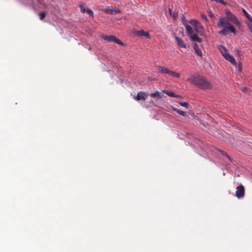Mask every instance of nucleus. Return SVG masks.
<instances>
[{
	"label": "nucleus",
	"instance_id": "1",
	"mask_svg": "<svg viewBox=\"0 0 252 252\" xmlns=\"http://www.w3.org/2000/svg\"><path fill=\"white\" fill-rule=\"evenodd\" d=\"M232 24L239 27L240 26L239 21L236 16L230 11H226L225 16L220 18L217 24L218 28L221 29L220 31H219V34L226 36L229 32H231L235 35L236 30Z\"/></svg>",
	"mask_w": 252,
	"mask_h": 252
},
{
	"label": "nucleus",
	"instance_id": "2",
	"mask_svg": "<svg viewBox=\"0 0 252 252\" xmlns=\"http://www.w3.org/2000/svg\"><path fill=\"white\" fill-rule=\"evenodd\" d=\"M189 82L201 90L211 89L212 88V84L204 76L199 74L191 76L189 78Z\"/></svg>",
	"mask_w": 252,
	"mask_h": 252
},
{
	"label": "nucleus",
	"instance_id": "3",
	"mask_svg": "<svg viewBox=\"0 0 252 252\" xmlns=\"http://www.w3.org/2000/svg\"><path fill=\"white\" fill-rule=\"evenodd\" d=\"M102 38L107 42H113L120 45H123V43L114 35H102Z\"/></svg>",
	"mask_w": 252,
	"mask_h": 252
},
{
	"label": "nucleus",
	"instance_id": "4",
	"mask_svg": "<svg viewBox=\"0 0 252 252\" xmlns=\"http://www.w3.org/2000/svg\"><path fill=\"white\" fill-rule=\"evenodd\" d=\"M236 190H236L235 196L237 198H241L244 197L245 193L244 186L240 185L236 188Z\"/></svg>",
	"mask_w": 252,
	"mask_h": 252
},
{
	"label": "nucleus",
	"instance_id": "5",
	"mask_svg": "<svg viewBox=\"0 0 252 252\" xmlns=\"http://www.w3.org/2000/svg\"><path fill=\"white\" fill-rule=\"evenodd\" d=\"M147 94L144 92H139L137 93V95L134 97V99L137 101H145L147 98Z\"/></svg>",
	"mask_w": 252,
	"mask_h": 252
},
{
	"label": "nucleus",
	"instance_id": "6",
	"mask_svg": "<svg viewBox=\"0 0 252 252\" xmlns=\"http://www.w3.org/2000/svg\"><path fill=\"white\" fill-rule=\"evenodd\" d=\"M79 8H80V10L82 13H87L90 16L93 17V12L91 9L85 8L83 5H79Z\"/></svg>",
	"mask_w": 252,
	"mask_h": 252
},
{
	"label": "nucleus",
	"instance_id": "7",
	"mask_svg": "<svg viewBox=\"0 0 252 252\" xmlns=\"http://www.w3.org/2000/svg\"><path fill=\"white\" fill-rule=\"evenodd\" d=\"M150 96L153 98H156V99H159L162 98L164 95L163 94L162 92H159L158 91H156V92L150 94Z\"/></svg>",
	"mask_w": 252,
	"mask_h": 252
},
{
	"label": "nucleus",
	"instance_id": "8",
	"mask_svg": "<svg viewBox=\"0 0 252 252\" xmlns=\"http://www.w3.org/2000/svg\"><path fill=\"white\" fill-rule=\"evenodd\" d=\"M136 35L139 37H145L147 38H150V34L148 32H145L143 30H141L136 32Z\"/></svg>",
	"mask_w": 252,
	"mask_h": 252
},
{
	"label": "nucleus",
	"instance_id": "9",
	"mask_svg": "<svg viewBox=\"0 0 252 252\" xmlns=\"http://www.w3.org/2000/svg\"><path fill=\"white\" fill-rule=\"evenodd\" d=\"M225 58V60L230 62L232 64H236V61L235 60L234 57L232 56L230 54H225V55L222 56Z\"/></svg>",
	"mask_w": 252,
	"mask_h": 252
},
{
	"label": "nucleus",
	"instance_id": "10",
	"mask_svg": "<svg viewBox=\"0 0 252 252\" xmlns=\"http://www.w3.org/2000/svg\"><path fill=\"white\" fill-rule=\"evenodd\" d=\"M176 41H177V45H178L179 47L180 48H186V44L184 43V41L181 39V38L176 36L175 37Z\"/></svg>",
	"mask_w": 252,
	"mask_h": 252
},
{
	"label": "nucleus",
	"instance_id": "11",
	"mask_svg": "<svg viewBox=\"0 0 252 252\" xmlns=\"http://www.w3.org/2000/svg\"><path fill=\"white\" fill-rule=\"evenodd\" d=\"M190 36V40L193 42H198L201 43L202 40L201 38L198 36L196 34H188Z\"/></svg>",
	"mask_w": 252,
	"mask_h": 252
},
{
	"label": "nucleus",
	"instance_id": "12",
	"mask_svg": "<svg viewBox=\"0 0 252 252\" xmlns=\"http://www.w3.org/2000/svg\"><path fill=\"white\" fill-rule=\"evenodd\" d=\"M162 93H164V94H167V95H168L170 97H177V98L181 97V95H178V94H176L173 92L169 91L167 90H164L162 91Z\"/></svg>",
	"mask_w": 252,
	"mask_h": 252
},
{
	"label": "nucleus",
	"instance_id": "13",
	"mask_svg": "<svg viewBox=\"0 0 252 252\" xmlns=\"http://www.w3.org/2000/svg\"><path fill=\"white\" fill-rule=\"evenodd\" d=\"M193 49L194 50H195V54H197V56L200 57L202 56L201 50L199 48V46H198L197 44L195 43L193 44Z\"/></svg>",
	"mask_w": 252,
	"mask_h": 252
},
{
	"label": "nucleus",
	"instance_id": "14",
	"mask_svg": "<svg viewBox=\"0 0 252 252\" xmlns=\"http://www.w3.org/2000/svg\"><path fill=\"white\" fill-rule=\"evenodd\" d=\"M165 74H168L172 77H174L177 78H179L180 77V74L179 73H177L171 70H169Z\"/></svg>",
	"mask_w": 252,
	"mask_h": 252
},
{
	"label": "nucleus",
	"instance_id": "15",
	"mask_svg": "<svg viewBox=\"0 0 252 252\" xmlns=\"http://www.w3.org/2000/svg\"><path fill=\"white\" fill-rule=\"evenodd\" d=\"M171 108H172V110H173V111L176 112L177 113H178L179 115H182L183 116H186V114L185 112H184V111L180 110V109H178L172 106H171Z\"/></svg>",
	"mask_w": 252,
	"mask_h": 252
},
{
	"label": "nucleus",
	"instance_id": "16",
	"mask_svg": "<svg viewBox=\"0 0 252 252\" xmlns=\"http://www.w3.org/2000/svg\"><path fill=\"white\" fill-rule=\"evenodd\" d=\"M169 70H168L167 68H164L160 66L158 67V71L161 73L165 74Z\"/></svg>",
	"mask_w": 252,
	"mask_h": 252
},
{
	"label": "nucleus",
	"instance_id": "17",
	"mask_svg": "<svg viewBox=\"0 0 252 252\" xmlns=\"http://www.w3.org/2000/svg\"><path fill=\"white\" fill-rule=\"evenodd\" d=\"M186 33H187L188 35L194 34V33H193L192 28H191V27L189 26V25L186 26Z\"/></svg>",
	"mask_w": 252,
	"mask_h": 252
},
{
	"label": "nucleus",
	"instance_id": "18",
	"mask_svg": "<svg viewBox=\"0 0 252 252\" xmlns=\"http://www.w3.org/2000/svg\"><path fill=\"white\" fill-rule=\"evenodd\" d=\"M219 50H220L222 56L225 55L226 54H229V53L227 52V50H226V48L223 46H220V48H219Z\"/></svg>",
	"mask_w": 252,
	"mask_h": 252
},
{
	"label": "nucleus",
	"instance_id": "19",
	"mask_svg": "<svg viewBox=\"0 0 252 252\" xmlns=\"http://www.w3.org/2000/svg\"><path fill=\"white\" fill-rule=\"evenodd\" d=\"M242 12H243L244 16H245L246 17H247V18L248 19L249 21L252 22V17H251L249 15V14L247 12V11H246V10H245L244 9H242Z\"/></svg>",
	"mask_w": 252,
	"mask_h": 252
},
{
	"label": "nucleus",
	"instance_id": "20",
	"mask_svg": "<svg viewBox=\"0 0 252 252\" xmlns=\"http://www.w3.org/2000/svg\"><path fill=\"white\" fill-rule=\"evenodd\" d=\"M39 19L43 20L46 17V12L44 11H42L38 13Z\"/></svg>",
	"mask_w": 252,
	"mask_h": 252
},
{
	"label": "nucleus",
	"instance_id": "21",
	"mask_svg": "<svg viewBox=\"0 0 252 252\" xmlns=\"http://www.w3.org/2000/svg\"><path fill=\"white\" fill-rule=\"evenodd\" d=\"M190 24L196 26L197 28H201V26L199 25V23H198L197 21L195 20H191L190 22Z\"/></svg>",
	"mask_w": 252,
	"mask_h": 252
},
{
	"label": "nucleus",
	"instance_id": "22",
	"mask_svg": "<svg viewBox=\"0 0 252 252\" xmlns=\"http://www.w3.org/2000/svg\"><path fill=\"white\" fill-rule=\"evenodd\" d=\"M169 14H170L171 16L173 17L174 19H175L177 17V15L176 14H175V13H172V12H171V9H169Z\"/></svg>",
	"mask_w": 252,
	"mask_h": 252
},
{
	"label": "nucleus",
	"instance_id": "23",
	"mask_svg": "<svg viewBox=\"0 0 252 252\" xmlns=\"http://www.w3.org/2000/svg\"><path fill=\"white\" fill-rule=\"evenodd\" d=\"M179 105L185 108H188V104L187 102H179Z\"/></svg>",
	"mask_w": 252,
	"mask_h": 252
},
{
	"label": "nucleus",
	"instance_id": "24",
	"mask_svg": "<svg viewBox=\"0 0 252 252\" xmlns=\"http://www.w3.org/2000/svg\"><path fill=\"white\" fill-rule=\"evenodd\" d=\"M201 17H202V18L204 19L206 22L208 21L207 17L204 13H202V14H201Z\"/></svg>",
	"mask_w": 252,
	"mask_h": 252
},
{
	"label": "nucleus",
	"instance_id": "25",
	"mask_svg": "<svg viewBox=\"0 0 252 252\" xmlns=\"http://www.w3.org/2000/svg\"><path fill=\"white\" fill-rule=\"evenodd\" d=\"M212 0L215 1L217 2H220L221 4L224 3V0Z\"/></svg>",
	"mask_w": 252,
	"mask_h": 252
},
{
	"label": "nucleus",
	"instance_id": "26",
	"mask_svg": "<svg viewBox=\"0 0 252 252\" xmlns=\"http://www.w3.org/2000/svg\"><path fill=\"white\" fill-rule=\"evenodd\" d=\"M109 13L110 14H113L114 13V9H109Z\"/></svg>",
	"mask_w": 252,
	"mask_h": 252
},
{
	"label": "nucleus",
	"instance_id": "27",
	"mask_svg": "<svg viewBox=\"0 0 252 252\" xmlns=\"http://www.w3.org/2000/svg\"><path fill=\"white\" fill-rule=\"evenodd\" d=\"M209 16L210 17H213V14L211 11H209Z\"/></svg>",
	"mask_w": 252,
	"mask_h": 252
},
{
	"label": "nucleus",
	"instance_id": "28",
	"mask_svg": "<svg viewBox=\"0 0 252 252\" xmlns=\"http://www.w3.org/2000/svg\"><path fill=\"white\" fill-rule=\"evenodd\" d=\"M120 12V10H114V13H119Z\"/></svg>",
	"mask_w": 252,
	"mask_h": 252
}]
</instances>
